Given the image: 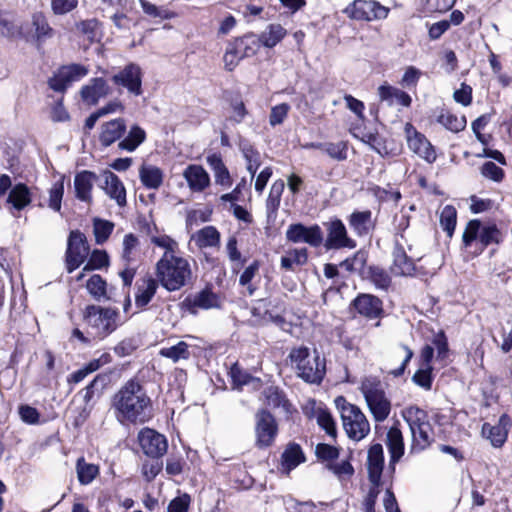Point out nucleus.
I'll list each match as a JSON object with an SVG mask.
<instances>
[{"label":"nucleus","mask_w":512,"mask_h":512,"mask_svg":"<svg viewBox=\"0 0 512 512\" xmlns=\"http://www.w3.org/2000/svg\"><path fill=\"white\" fill-rule=\"evenodd\" d=\"M509 425V417L503 414L496 425L484 423L482 426V435L490 441L493 447L500 448L507 440Z\"/></svg>","instance_id":"obj_20"},{"label":"nucleus","mask_w":512,"mask_h":512,"mask_svg":"<svg viewBox=\"0 0 512 512\" xmlns=\"http://www.w3.org/2000/svg\"><path fill=\"white\" fill-rule=\"evenodd\" d=\"M248 38L241 39L237 41L236 46L228 48L224 54L223 61L226 70L233 71L235 67L238 65L241 58L244 56H250L254 54V50H251L249 53L247 50L243 53L239 51V48L245 45V49L248 48Z\"/></svg>","instance_id":"obj_35"},{"label":"nucleus","mask_w":512,"mask_h":512,"mask_svg":"<svg viewBox=\"0 0 512 512\" xmlns=\"http://www.w3.org/2000/svg\"><path fill=\"white\" fill-rule=\"evenodd\" d=\"M114 224L107 220L95 219L93 222V231L97 244H103L111 235Z\"/></svg>","instance_id":"obj_52"},{"label":"nucleus","mask_w":512,"mask_h":512,"mask_svg":"<svg viewBox=\"0 0 512 512\" xmlns=\"http://www.w3.org/2000/svg\"><path fill=\"white\" fill-rule=\"evenodd\" d=\"M96 179L95 173L86 170L75 175L74 189L77 199L86 203L92 202V190Z\"/></svg>","instance_id":"obj_24"},{"label":"nucleus","mask_w":512,"mask_h":512,"mask_svg":"<svg viewBox=\"0 0 512 512\" xmlns=\"http://www.w3.org/2000/svg\"><path fill=\"white\" fill-rule=\"evenodd\" d=\"M370 279L372 283L380 289H387L390 286L391 279L389 275L381 268H370Z\"/></svg>","instance_id":"obj_64"},{"label":"nucleus","mask_w":512,"mask_h":512,"mask_svg":"<svg viewBox=\"0 0 512 512\" xmlns=\"http://www.w3.org/2000/svg\"><path fill=\"white\" fill-rule=\"evenodd\" d=\"M143 73L139 65L130 63L112 76L115 85L125 88L130 94L140 96Z\"/></svg>","instance_id":"obj_13"},{"label":"nucleus","mask_w":512,"mask_h":512,"mask_svg":"<svg viewBox=\"0 0 512 512\" xmlns=\"http://www.w3.org/2000/svg\"><path fill=\"white\" fill-rule=\"evenodd\" d=\"M305 461L304 453L298 444L290 443L281 456L280 472L289 475L299 464Z\"/></svg>","instance_id":"obj_27"},{"label":"nucleus","mask_w":512,"mask_h":512,"mask_svg":"<svg viewBox=\"0 0 512 512\" xmlns=\"http://www.w3.org/2000/svg\"><path fill=\"white\" fill-rule=\"evenodd\" d=\"M315 453L319 459L329 463L339 457V449L326 443H319L315 448Z\"/></svg>","instance_id":"obj_63"},{"label":"nucleus","mask_w":512,"mask_h":512,"mask_svg":"<svg viewBox=\"0 0 512 512\" xmlns=\"http://www.w3.org/2000/svg\"><path fill=\"white\" fill-rule=\"evenodd\" d=\"M157 282L154 279H146L141 285L138 286V290L135 296V303L138 307L146 306L155 295L157 290Z\"/></svg>","instance_id":"obj_41"},{"label":"nucleus","mask_w":512,"mask_h":512,"mask_svg":"<svg viewBox=\"0 0 512 512\" xmlns=\"http://www.w3.org/2000/svg\"><path fill=\"white\" fill-rule=\"evenodd\" d=\"M247 115L248 111L243 101L236 100L231 102L228 111V116L225 119L223 128L229 129L231 126H235L242 123Z\"/></svg>","instance_id":"obj_40"},{"label":"nucleus","mask_w":512,"mask_h":512,"mask_svg":"<svg viewBox=\"0 0 512 512\" xmlns=\"http://www.w3.org/2000/svg\"><path fill=\"white\" fill-rule=\"evenodd\" d=\"M105 193L114 200L118 206L124 207L127 204L126 189L119 177L111 171H105L103 174Z\"/></svg>","instance_id":"obj_23"},{"label":"nucleus","mask_w":512,"mask_h":512,"mask_svg":"<svg viewBox=\"0 0 512 512\" xmlns=\"http://www.w3.org/2000/svg\"><path fill=\"white\" fill-rule=\"evenodd\" d=\"M289 359L297 376L305 382L318 384L324 378L325 359L320 358L315 350L311 352L304 346L293 348L289 353Z\"/></svg>","instance_id":"obj_3"},{"label":"nucleus","mask_w":512,"mask_h":512,"mask_svg":"<svg viewBox=\"0 0 512 512\" xmlns=\"http://www.w3.org/2000/svg\"><path fill=\"white\" fill-rule=\"evenodd\" d=\"M31 202V192L27 185L23 183H18L13 186L7 197V203L11 204L12 207L18 211H21L25 207L29 206Z\"/></svg>","instance_id":"obj_32"},{"label":"nucleus","mask_w":512,"mask_h":512,"mask_svg":"<svg viewBox=\"0 0 512 512\" xmlns=\"http://www.w3.org/2000/svg\"><path fill=\"white\" fill-rule=\"evenodd\" d=\"M384 466V454L381 444H373L367 455V470L369 480L374 486H379Z\"/></svg>","instance_id":"obj_22"},{"label":"nucleus","mask_w":512,"mask_h":512,"mask_svg":"<svg viewBox=\"0 0 512 512\" xmlns=\"http://www.w3.org/2000/svg\"><path fill=\"white\" fill-rule=\"evenodd\" d=\"M241 151L243 157L246 160L247 171L253 178L256 174L257 169L260 167V153L254 149L250 144H242Z\"/></svg>","instance_id":"obj_47"},{"label":"nucleus","mask_w":512,"mask_h":512,"mask_svg":"<svg viewBox=\"0 0 512 512\" xmlns=\"http://www.w3.org/2000/svg\"><path fill=\"white\" fill-rule=\"evenodd\" d=\"M343 13L350 19L357 21H374L387 18L389 8L375 0H354Z\"/></svg>","instance_id":"obj_8"},{"label":"nucleus","mask_w":512,"mask_h":512,"mask_svg":"<svg viewBox=\"0 0 512 512\" xmlns=\"http://www.w3.org/2000/svg\"><path fill=\"white\" fill-rule=\"evenodd\" d=\"M316 419H317V423L318 425L325 430V432L335 438L336 437V434H337V430H336V424H335V421L332 417V415L327 411V410H324V409H318L316 411Z\"/></svg>","instance_id":"obj_55"},{"label":"nucleus","mask_w":512,"mask_h":512,"mask_svg":"<svg viewBox=\"0 0 512 512\" xmlns=\"http://www.w3.org/2000/svg\"><path fill=\"white\" fill-rule=\"evenodd\" d=\"M160 355L177 362L180 359L189 357L188 344L184 341L178 342L176 345L164 347L160 350Z\"/></svg>","instance_id":"obj_48"},{"label":"nucleus","mask_w":512,"mask_h":512,"mask_svg":"<svg viewBox=\"0 0 512 512\" xmlns=\"http://www.w3.org/2000/svg\"><path fill=\"white\" fill-rule=\"evenodd\" d=\"M437 121L447 130L452 132L462 131L466 126V119L464 116L458 117L449 111L441 112Z\"/></svg>","instance_id":"obj_43"},{"label":"nucleus","mask_w":512,"mask_h":512,"mask_svg":"<svg viewBox=\"0 0 512 512\" xmlns=\"http://www.w3.org/2000/svg\"><path fill=\"white\" fill-rule=\"evenodd\" d=\"M328 234L325 246L328 249L354 248L356 243L348 237L346 228L341 220H334L328 223Z\"/></svg>","instance_id":"obj_16"},{"label":"nucleus","mask_w":512,"mask_h":512,"mask_svg":"<svg viewBox=\"0 0 512 512\" xmlns=\"http://www.w3.org/2000/svg\"><path fill=\"white\" fill-rule=\"evenodd\" d=\"M76 473L82 485H89L99 475V467L96 464L88 463L83 457L76 463Z\"/></svg>","instance_id":"obj_38"},{"label":"nucleus","mask_w":512,"mask_h":512,"mask_svg":"<svg viewBox=\"0 0 512 512\" xmlns=\"http://www.w3.org/2000/svg\"><path fill=\"white\" fill-rule=\"evenodd\" d=\"M265 403L272 409H280L288 414L291 412L292 405L286 399V396L277 387H268L264 390Z\"/></svg>","instance_id":"obj_34"},{"label":"nucleus","mask_w":512,"mask_h":512,"mask_svg":"<svg viewBox=\"0 0 512 512\" xmlns=\"http://www.w3.org/2000/svg\"><path fill=\"white\" fill-rule=\"evenodd\" d=\"M336 402L338 405L340 402L343 403L340 406V414L347 436L354 441L364 439L370 432V424L365 414L359 407L347 403L342 397L338 398Z\"/></svg>","instance_id":"obj_7"},{"label":"nucleus","mask_w":512,"mask_h":512,"mask_svg":"<svg viewBox=\"0 0 512 512\" xmlns=\"http://www.w3.org/2000/svg\"><path fill=\"white\" fill-rule=\"evenodd\" d=\"M349 224L359 235L367 234L371 227V212H354L350 216Z\"/></svg>","instance_id":"obj_42"},{"label":"nucleus","mask_w":512,"mask_h":512,"mask_svg":"<svg viewBox=\"0 0 512 512\" xmlns=\"http://www.w3.org/2000/svg\"><path fill=\"white\" fill-rule=\"evenodd\" d=\"M307 249H294L288 255L281 258V267L286 270H292L294 265L302 266L307 262Z\"/></svg>","instance_id":"obj_45"},{"label":"nucleus","mask_w":512,"mask_h":512,"mask_svg":"<svg viewBox=\"0 0 512 512\" xmlns=\"http://www.w3.org/2000/svg\"><path fill=\"white\" fill-rule=\"evenodd\" d=\"M405 137L409 149L427 163L435 162L437 155L433 145L411 123L405 124Z\"/></svg>","instance_id":"obj_11"},{"label":"nucleus","mask_w":512,"mask_h":512,"mask_svg":"<svg viewBox=\"0 0 512 512\" xmlns=\"http://www.w3.org/2000/svg\"><path fill=\"white\" fill-rule=\"evenodd\" d=\"M189 189L192 192H203L210 185V176L208 172L198 164L188 165L182 173Z\"/></svg>","instance_id":"obj_21"},{"label":"nucleus","mask_w":512,"mask_h":512,"mask_svg":"<svg viewBox=\"0 0 512 512\" xmlns=\"http://www.w3.org/2000/svg\"><path fill=\"white\" fill-rule=\"evenodd\" d=\"M391 272L396 276L411 275L415 269L414 262L410 259L403 247L396 246L393 251V263Z\"/></svg>","instance_id":"obj_30"},{"label":"nucleus","mask_w":512,"mask_h":512,"mask_svg":"<svg viewBox=\"0 0 512 512\" xmlns=\"http://www.w3.org/2000/svg\"><path fill=\"white\" fill-rule=\"evenodd\" d=\"M86 289L88 293L96 300H101L107 297L106 282L98 274L92 275L86 282Z\"/></svg>","instance_id":"obj_46"},{"label":"nucleus","mask_w":512,"mask_h":512,"mask_svg":"<svg viewBox=\"0 0 512 512\" xmlns=\"http://www.w3.org/2000/svg\"><path fill=\"white\" fill-rule=\"evenodd\" d=\"M138 440L143 452L150 457H161L167 451L166 438L153 429L145 428L140 431Z\"/></svg>","instance_id":"obj_15"},{"label":"nucleus","mask_w":512,"mask_h":512,"mask_svg":"<svg viewBox=\"0 0 512 512\" xmlns=\"http://www.w3.org/2000/svg\"><path fill=\"white\" fill-rule=\"evenodd\" d=\"M145 139V131L138 125H133L126 137L119 141L118 148L127 152H133L145 141Z\"/></svg>","instance_id":"obj_36"},{"label":"nucleus","mask_w":512,"mask_h":512,"mask_svg":"<svg viewBox=\"0 0 512 512\" xmlns=\"http://www.w3.org/2000/svg\"><path fill=\"white\" fill-rule=\"evenodd\" d=\"M119 313L117 310L98 305H89L84 312V320L92 333L104 338L116 330Z\"/></svg>","instance_id":"obj_6"},{"label":"nucleus","mask_w":512,"mask_h":512,"mask_svg":"<svg viewBox=\"0 0 512 512\" xmlns=\"http://www.w3.org/2000/svg\"><path fill=\"white\" fill-rule=\"evenodd\" d=\"M353 306L359 314L367 318H376L382 312V302L370 294L359 295L353 301Z\"/></svg>","instance_id":"obj_26"},{"label":"nucleus","mask_w":512,"mask_h":512,"mask_svg":"<svg viewBox=\"0 0 512 512\" xmlns=\"http://www.w3.org/2000/svg\"><path fill=\"white\" fill-rule=\"evenodd\" d=\"M111 408L120 423H144L150 415L151 399L139 381L130 379L113 395Z\"/></svg>","instance_id":"obj_1"},{"label":"nucleus","mask_w":512,"mask_h":512,"mask_svg":"<svg viewBox=\"0 0 512 512\" xmlns=\"http://www.w3.org/2000/svg\"><path fill=\"white\" fill-rule=\"evenodd\" d=\"M259 271V263L254 261L250 264L240 275L239 283L242 286L247 287L249 295H252L256 290V287L251 284L252 279L257 275Z\"/></svg>","instance_id":"obj_58"},{"label":"nucleus","mask_w":512,"mask_h":512,"mask_svg":"<svg viewBox=\"0 0 512 512\" xmlns=\"http://www.w3.org/2000/svg\"><path fill=\"white\" fill-rule=\"evenodd\" d=\"M21 34L27 42H32L37 48H41L47 40L53 38L55 31L42 12H34L31 15L29 30Z\"/></svg>","instance_id":"obj_12"},{"label":"nucleus","mask_w":512,"mask_h":512,"mask_svg":"<svg viewBox=\"0 0 512 512\" xmlns=\"http://www.w3.org/2000/svg\"><path fill=\"white\" fill-rule=\"evenodd\" d=\"M139 178L144 187L157 190L163 184L164 172L155 165L142 164L139 168Z\"/></svg>","instance_id":"obj_29"},{"label":"nucleus","mask_w":512,"mask_h":512,"mask_svg":"<svg viewBox=\"0 0 512 512\" xmlns=\"http://www.w3.org/2000/svg\"><path fill=\"white\" fill-rule=\"evenodd\" d=\"M200 248L215 247L220 243V233L213 226H206L196 232L193 236Z\"/></svg>","instance_id":"obj_37"},{"label":"nucleus","mask_w":512,"mask_h":512,"mask_svg":"<svg viewBox=\"0 0 512 512\" xmlns=\"http://www.w3.org/2000/svg\"><path fill=\"white\" fill-rule=\"evenodd\" d=\"M386 445L390 453L391 463L398 462L404 454V440L401 430L393 426L388 430Z\"/></svg>","instance_id":"obj_31"},{"label":"nucleus","mask_w":512,"mask_h":512,"mask_svg":"<svg viewBox=\"0 0 512 512\" xmlns=\"http://www.w3.org/2000/svg\"><path fill=\"white\" fill-rule=\"evenodd\" d=\"M255 420L256 445L259 448L271 446L278 433L275 418L270 412L261 410L257 412Z\"/></svg>","instance_id":"obj_10"},{"label":"nucleus","mask_w":512,"mask_h":512,"mask_svg":"<svg viewBox=\"0 0 512 512\" xmlns=\"http://www.w3.org/2000/svg\"><path fill=\"white\" fill-rule=\"evenodd\" d=\"M207 163L214 173L215 183L228 188L232 185V178L221 157L212 154L207 157Z\"/></svg>","instance_id":"obj_33"},{"label":"nucleus","mask_w":512,"mask_h":512,"mask_svg":"<svg viewBox=\"0 0 512 512\" xmlns=\"http://www.w3.org/2000/svg\"><path fill=\"white\" fill-rule=\"evenodd\" d=\"M378 96L381 101L386 102L390 106L401 105L409 107L412 102L411 97L406 92L387 83L378 87Z\"/></svg>","instance_id":"obj_28"},{"label":"nucleus","mask_w":512,"mask_h":512,"mask_svg":"<svg viewBox=\"0 0 512 512\" xmlns=\"http://www.w3.org/2000/svg\"><path fill=\"white\" fill-rule=\"evenodd\" d=\"M286 30L280 24H270L260 35L259 41L268 48L276 46L286 35Z\"/></svg>","instance_id":"obj_39"},{"label":"nucleus","mask_w":512,"mask_h":512,"mask_svg":"<svg viewBox=\"0 0 512 512\" xmlns=\"http://www.w3.org/2000/svg\"><path fill=\"white\" fill-rule=\"evenodd\" d=\"M126 132V123L124 119L117 118L104 123L101 126L99 141L104 147H109L120 140Z\"/></svg>","instance_id":"obj_25"},{"label":"nucleus","mask_w":512,"mask_h":512,"mask_svg":"<svg viewBox=\"0 0 512 512\" xmlns=\"http://www.w3.org/2000/svg\"><path fill=\"white\" fill-rule=\"evenodd\" d=\"M501 233L495 225H487L480 228L479 240L484 246L499 243Z\"/></svg>","instance_id":"obj_59"},{"label":"nucleus","mask_w":512,"mask_h":512,"mask_svg":"<svg viewBox=\"0 0 512 512\" xmlns=\"http://www.w3.org/2000/svg\"><path fill=\"white\" fill-rule=\"evenodd\" d=\"M59 71L61 73V77L70 85L72 82L78 81L88 74V69L79 64L64 66Z\"/></svg>","instance_id":"obj_53"},{"label":"nucleus","mask_w":512,"mask_h":512,"mask_svg":"<svg viewBox=\"0 0 512 512\" xmlns=\"http://www.w3.org/2000/svg\"><path fill=\"white\" fill-rule=\"evenodd\" d=\"M111 88L104 78H92L89 83L80 90L81 99L88 105H96L101 98L108 96Z\"/></svg>","instance_id":"obj_19"},{"label":"nucleus","mask_w":512,"mask_h":512,"mask_svg":"<svg viewBox=\"0 0 512 512\" xmlns=\"http://www.w3.org/2000/svg\"><path fill=\"white\" fill-rule=\"evenodd\" d=\"M367 261L366 252L359 250L352 257L345 259L340 263V267L349 273L360 272Z\"/></svg>","instance_id":"obj_49"},{"label":"nucleus","mask_w":512,"mask_h":512,"mask_svg":"<svg viewBox=\"0 0 512 512\" xmlns=\"http://www.w3.org/2000/svg\"><path fill=\"white\" fill-rule=\"evenodd\" d=\"M347 143L339 141L336 143L326 142L323 143L322 151L325 152L330 158L336 161H344L347 159Z\"/></svg>","instance_id":"obj_50"},{"label":"nucleus","mask_w":512,"mask_h":512,"mask_svg":"<svg viewBox=\"0 0 512 512\" xmlns=\"http://www.w3.org/2000/svg\"><path fill=\"white\" fill-rule=\"evenodd\" d=\"M146 234L153 245L164 250L160 259H169L180 255L179 243L169 235L160 232L155 225L148 226Z\"/></svg>","instance_id":"obj_18"},{"label":"nucleus","mask_w":512,"mask_h":512,"mask_svg":"<svg viewBox=\"0 0 512 512\" xmlns=\"http://www.w3.org/2000/svg\"><path fill=\"white\" fill-rule=\"evenodd\" d=\"M122 246L123 260L127 263L134 261L139 246L138 238L132 233L126 234L123 238Z\"/></svg>","instance_id":"obj_51"},{"label":"nucleus","mask_w":512,"mask_h":512,"mask_svg":"<svg viewBox=\"0 0 512 512\" xmlns=\"http://www.w3.org/2000/svg\"><path fill=\"white\" fill-rule=\"evenodd\" d=\"M64 194V183L57 181L49 190V207L55 211H60L61 201Z\"/></svg>","instance_id":"obj_60"},{"label":"nucleus","mask_w":512,"mask_h":512,"mask_svg":"<svg viewBox=\"0 0 512 512\" xmlns=\"http://www.w3.org/2000/svg\"><path fill=\"white\" fill-rule=\"evenodd\" d=\"M412 381L419 387L430 390L432 387V366H420L414 373Z\"/></svg>","instance_id":"obj_56"},{"label":"nucleus","mask_w":512,"mask_h":512,"mask_svg":"<svg viewBox=\"0 0 512 512\" xmlns=\"http://www.w3.org/2000/svg\"><path fill=\"white\" fill-rule=\"evenodd\" d=\"M457 221V211L452 205H446L440 213V225L447 233L448 237H452Z\"/></svg>","instance_id":"obj_44"},{"label":"nucleus","mask_w":512,"mask_h":512,"mask_svg":"<svg viewBox=\"0 0 512 512\" xmlns=\"http://www.w3.org/2000/svg\"><path fill=\"white\" fill-rule=\"evenodd\" d=\"M155 270L161 286L170 292L180 290L192 278L191 265L188 259L181 255L159 259Z\"/></svg>","instance_id":"obj_2"},{"label":"nucleus","mask_w":512,"mask_h":512,"mask_svg":"<svg viewBox=\"0 0 512 512\" xmlns=\"http://www.w3.org/2000/svg\"><path fill=\"white\" fill-rule=\"evenodd\" d=\"M139 2L143 11L153 18L170 19L174 17V14L165 8L157 7L146 0H139Z\"/></svg>","instance_id":"obj_61"},{"label":"nucleus","mask_w":512,"mask_h":512,"mask_svg":"<svg viewBox=\"0 0 512 512\" xmlns=\"http://www.w3.org/2000/svg\"><path fill=\"white\" fill-rule=\"evenodd\" d=\"M480 173L494 182H501L505 176L504 170L491 161H487L481 166Z\"/></svg>","instance_id":"obj_57"},{"label":"nucleus","mask_w":512,"mask_h":512,"mask_svg":"<svg viewBox=\"0 0 512 512\" xmlns=\"http://www.w3.org/2000/svg\"><path fill=\"white\" fill-rule=\"evenodd\" d=\"M401 414L410 428L411 451L418 452L429 447L433 441V428L426 411L412 405L403 409Z\"/></svg>","instance_id":"obj_4"},{"label":"nucleus","mask_w":512,"mask_h":512,"mask_svg":"<svg viewBox=\"0 0 512 512\" xmlns=\"http://www.w3.org/2000/svg\"><path fill=\"white\" fill-rule=\"evenodd\" d=\"M359 389L374 420L376 422L386 420L391 412V402L380 379L373 376L364 377Z\"/></svg>","instance_id":"obj_5"},{"label":"nucleus","mask_w":512,"mask_h":512,"mask_svg":"<svg viewBox=\"0 0 512 512\" xmlns=\"http://www.w3.org/2000/svg\"><path fill=\"white\" fill-rule=\"evenodd\" d=\"M286 238L293 243H307L313 247L319 246L323 235L318 225L306 227L303 224H291L286 231Z\"/></svg>","instance_id":"obj_14"},{"label":"nucleus","mask_w":512,"mask_h":512,"mask_svg":"<svg viewBox=\"0 0 512 512\" xmlns=\"http://www.w3.org/2000/svg\"><path fill=\"white\" fill-rule=\"evenodd\" d=\"M328 469L332 471L339 479L350 478L354 473V468L349 460H343L338 463H329Z\"/></svg>","instance_id":"obj_62"},{"label":"nucleus","mask_w":512,"mask_h":512,"mask_svg":"<svg viewBox=\"0 0 512 512\" xmlns=\"http://www.w3.org/2000/svg\"><path fill=\"white\" fill-rule=\"evenodd\" d=\"M89 255V245L85 235L76 230L69 235L66 249V269L68 273L76 270Z\"/></svg>","instance_id":"obj_9"},{"label":"nucleus","mask_w":512,"mask_h":512,"mask_svg":"<svg viewBox=\"0 0 512 512\" xmlns=\"http://www.w3.org/2000/svg\"><path fill=\"white\" fill-rule=\"evenodd\" d=\"M184 303L191 314H196L198 309L219 308L221 299L210 288H205L195 295L187 297Z\"/></svg>","instance_id":"obj_17"},{"label":"nucleus","mask_w":512,"mask_h":512,"mask_svg":"<svg viewBox=\"0 0 512 512\" xmlns=\"http://www.w3.org/2000/svg\"><path fill=\"white\" fill-rule=\"evenodd\" d=\"M109 265V256L104 250H94L86 265L84 271H93L105 268Z\"/></svg>","instance_id":"obj_54"}]
</instances>
